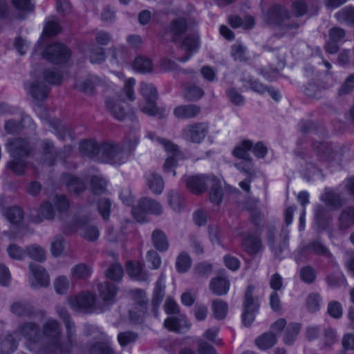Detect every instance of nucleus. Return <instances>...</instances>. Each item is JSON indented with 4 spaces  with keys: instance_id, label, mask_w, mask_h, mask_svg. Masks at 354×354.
<instances>
[{
    "instance_id": "1",
    "label": "nucleus",
    "mask_w": 354,
    "mask_h": 354,
    "mask_svg": "<svg viewBox=\"0 0 354 354\" xmlns=\"http://www.w3.org/2000/svg\"><path fill=\"white\" fill-rule=\"evenodd\" d=\"M21 337L30 343L38 342L41 337L40 328L34 322H24L20 324L12 333L8 334L1 343L2 354H10L17 348V342Z\"/></svg>"
},
{
    "instance_id": "2",
    "label": "nucleus",
    "mask_w": 354,
    "mask_h": 354,
    "mask_svg": "<svg viewBox=\"0 0 354 354\" xmlns=\"http://www.w3.org/2000/svg\"><path fill=\"white\" fill-rule=\"evenodd\" d=\"M43 334L50 341L49 345L45 348L44 354H68L75 345H72L68 351L62 349V346L67 343L66 339L61 340V328L58 322L55 319H48L43 326Z\"/></svg>"
},
{
    "instance_id": "3",
    "label": "nucleus",
    "mask_w": 354,
    "mask_h": 354,
    "mask_svg": "<svg viewBox=\"0 0 354 354\" xmlns=\"http://www.w3.org/2000/svg\"><path fill=\"white\" fill-rule=\"evenodd\" d=\"M140 93L143 97V101L140 102L139 104L142 112L150 116H157L159 118L165 116V109L158 108L156 105L158 95L156 88L152 84L141 82Z\"/></svg>"
},
{
    "instance_id": "4",
    "label": "nucleus",
    "mask_w": 354,
    "mask_h": 354,
    "mask_svg": "<svg viewBox=\"0 0 354 354\" xmlns=\"http://www.w3.org/2000/svg\"><path fill=\"white\" fill-rule=\"evenodd\" d=\"M129 153L122 144L106 142L101 145V160L106 163L120 165L127 161Z\"/></svg>"
},
{
    "instance_id": "5",
    "label": "nucleus",
    "mask_w": 354,
    "mask_h": 354,
    "mask_svg": "<svg viewBox=\"0 0 354 354\" xmlns=\"http://www.w3.org/2000/svg\"><path fill=\"white\" fill-rule=\"evenodd\" d=\"M254 286H248L244 295L243 303L242 322L245 326H250L254 320L255 315L259 307L258 298L254 297Z\"/></svg>"
},
{
    "instance_id": "6",
    "label": "nucleus",
    "mask_w": 354,
    "mask_h": 354,
    "mask_svg": "<svg viewBox=\"0 0 354 354\" xmlns=\"http://www.w3.org/2000/svg\"><path fill=\"white\" fill-rule=\"evenodd\" d=\"M163 212L162 205L156 200L149 198H142L138 204L132 208V214L139 222H143L147 213L160 215Z\"/></svg>"
},
{
    "instance_id": "7",
    "label": "nucleus",
    "mask_w": 354,
    "mask_h": 354,
    "mask_svg": "<svg viewBox=\"0 0 354 354\" xmlns=\"http://www.w3.org/2000/svg\"><path fill=\"white\" fill-rule=\"evenodd\" d=\"M276 228L269 226L267 232L268 243L276 258L281 259V254L288 248V230L286 227L281 229L279 236L275 238Z\"/></svg>"
},
{
    "instance_id": "8",
    "label": "nucleus",
    "mask_w": 354,
    "mask_h": 354,
    "mask_svg": "<svg viewBox=\"0 0 354 354\" xmlns=\"http://www.w3.org/2000/svg\"><path fill=\"white\" fill-rule=\"evenodd\" d=\"M207 122H196L185 126L182 130L183 138L192 143H201L209 132Z\"/></svg>"
},
{
    "instance_id": "9",
    "label": "nucleus",
    "mask_w": 354,
    "mask_h": 354,
    "mask_svg": "<svg viewBox=\"0 0 354 354\" xmlns=\"http://www.w3.org/2000/svg\"><path fill=\"white\" fill-rule=\"evenodd\" d=\"M43 55L45 59L53 64H62L69 59L71 51L65 45L55 43L46 48Z\"/></svg>"
},
{
    "instance_id": "10",
    "label": "nucleus",
    "mask_w": 354,
    "mask_h": 354,
    "mask_svg": "<svg viewBox=\"0 0 354 354\" xmlns=\"http://www.w3.org/2000/svg\"><path fill=\"white\" fill-rule=\"evenodd\" d=\"M56 311L61 319H63L67 333V343L62 346V349L68 351L72 345H76L75 325L71 320L68 311L62 306H57Z\"/></svg>"
},
{
    "instance_id": "11",
    "label": "nucleus",
    "mask_w": 354,
    "mask_h": 354,
    "mask_svg": "<svg viewBox=\"0 0 354 354\" xmlns=\"http://www.w3.org/2000/svg\"><path fill=\"white\" fill-rule=\"evenodd\" d=\"M6 149L10 156L26 158L31 152L29 142L21 138H10L6 144Z\"/></svg>"
},
{
    "instance_id": "12",
    "label": "nucleus",
    "mask_w": 354,
    "mask_h": 354,
    "mask_svg": "<svg viewBox=\"0 0 354 354\" xmlns=\"http://www.w3.org/2000/svg\"><path fill=\"white\" fill-rule=\"evenodd\" d=\"M89 221L88 218L82 217L77 218L75 219V225L71 229L72 230H80V234L82 237L89 241H96L100 235L99 230L97 227L91 225H88Z\"/></svg>"
},
{
    "instance_id": "13",
    "label": "nucleus",
    "mask_w": 354,
    "mask_h": 354,
    "mask_svg": "<svg viewBox=\"0 0 354 354\" xmlns=\"http://www.w3.org/2000/svg\"><path fill=\"white\" fill-rule=\"evenodd\" d=\"M68 301L73 308L89 310L94 306L95 297L91 292H84L68 298Z\"/></svg>"
},
{
    "instance_id": "14",
    "label": "nucleus",
    "mask_w": 354,
    "mask_h": 354,
    "mask_svg": "<svg viewBox=\"0 0 354 354\" xmlns=\"http://www.w3.org/2000/svg\"><path fill=\"white\" fill-rule=\"evenodd\" d=\"M290 18V15L287 10L281 6L276 5L271 7L265 16V20L270 24L277 26L278 28Z\"/></svg>"
},
{
    "instance_id": "15",
    "label": "nucleus",
    "mask_w": 354,
    "mask_h": 354,
    "mask_svg": "<svg viewBox=\"0 0 354 354\" xmlns=\"http://www.w3.org/2000/svg\"><path fill=\"white\" fill-rule=\"evenodd\" d=\"M212 176L197 175L186 178V185L189 190L195 194H201L205 192L209 183L207 178Z\"/></svg>"
},
{
    "instance_id": "16",
    "label": "nucleus",
    "mask_w": 354,
    "mask_h": 354,
    "mask_svg": "<svg viewBox=\"0 0 354 354\" xmlns=\"http://www.w3.org/2000/svg\"><path fill=\"white\" fill-rule=\"evenodd\" d=\"M200 44L199 36L198 32H194L191 35H187L182 41L180 48L185 51L187 52V55L183 57L178 59L179 62H185L187 61L192 52H196Z\"/></svg>"
},
{
    "instance_id": "17",
    "label": "nucleus",
    "mask_w": 354,
    "mask_h": 354,
    "mask_svg": "<svg viewBox=\"0 0 354 354\" xmlns=\"http://www.w3.org/2000/svg\"><path fill=\"white\" fill-rule=\"evenodd\" d=\"M164 326L170 331L182 333L187 331L191 324L185 316L180 315L178 317H168L165 320Z\"/></svg>"
},
{
    "instance_id": "18",
    "label": "nucleus",
    "mask_w": 354,
    "mask_h": 354,
    "mask_svg": "<svg viewBox=\"0 0 354 354\" xmlns=\"http://www.w3.org/2000/svg\"><path fill=\"white\" fill-rule=\"evenodd\" d=\"M127 274L131 278L139 281H147L149 274L144 270V264L140 261H128L126 263Z\"/></svg>"
},
{
    "instance_id": "19",
    "label": "nucleus",
    "mask_w": 354,
    "mask_h": 354,
    "mask_svg": "<svg viewBox=\"0 0 354 354\" xmlns=\"http://www.w3.org/2000/svg\"><path fill=\"white\" fill-rule=\"evenodd\" d=\"M201 107L194 104H183L174 109V115L181 120L191 119L197 117L201 113Z\"/></svg>"
},
{
    "instance_id": "20",
    "label": "nucleus",
    "mask_w": 354,
    "mask_h": 354,
    "mask_svg": "<svg viewBox=\"0 0 354 354\" xmlns=\"http://www.w3.org/2000/svg\"><path fill=\"white\" fill-rule=\"evenodd\" d=\"M29 269L36 281V284L32 283V286L47 287L49 286L50 277L44 268L35 263H30Z\"/></svg>"
},
{
    "instance_id": "21",
    "label": "nucleus",
    "mask_w": 354,
    "mask_h": 354,
    "mask_svg": "<svg viewBox=\"0 0 354 354\" xmlns=\"http://www.w3.org/2000/svg\"><path fill=\"white\" fill-rule=\"evenodd\" d=\"M43 164L47 166L53 165L58 153L53 142L49 140H44L41 143Z\"/></svg>"
},
{
    "instance_id": "22",
    "label": "nucleus",
    "mask_w": 354,
    "mask_h": 354,
    "mask_svg": "<svg viewBox=\"0 0 354 354\" xmlns=\"http://www.w3.org/2000/svg\"><path fill=\"white\" fill-rule=\"evenodd\" d=\"M292 10L297 17L304 15H313L318 11V6L312 3H307L303 0H297L292 5Z\"/></svg>"
},
{
    "instance_id": "23",
    "label": "nucleus",
    "mask_w": 354,
    "mask_h": 354,
    "mask_svg": "<svg viewBox=\"0 0 354 354\" xmlns=\"http://www.w3.org/2000/svg\"><path fill=\"white\" fill-rule=\"evenodd\" d=\"M207 180L208 185L210 186L209 199L213 203L218 205L221 203L223 196L221 181L214 176L207 178Z\"/></svg>"
},
{
    "instance_id": "24",
    "label": "nucleus",
    "mask_w": 354,
    "mask_h": 354,
    "mask_svg": "<svg viewBox=\"0 0 354 354\" xmlns=\"http://www.w3.org/2000/svg\"><path fill=\"white\" fill-rule=\"evenodd\" d=\"M62 182L65 184L70 192L80 194L86 189V183L71 174H64L62 176Z\"/></svg>"
},
{
    "instance_id": "25",
    "label": "nucleus",
    "mask_w": 354,
    "mask_h": 354,
    "mask_svg": "<svg viewBox=\"0 0 354 354\" xmlns=\"http://www.w3.org/2000/svg\"><path fill=\"white\" fill-rule=\"evenodd\" d=\"M25 124H28V127L32 126V129H35V124L32 119L28 115H25L22 118L21 122L14 120H7L5 122L4 130L8 134L17 133L26 127Z\"/></svg>"
},
{
    "instance_id": "26",
    "label": "nucleus",
    "mask_w": 354,
    "mask_h": 354,
    "mask_svg": "<svg viewBox=\"0 0 354 354\" xmlns=\"http://www.w3.org/2000/svg\"><path fill=\"white\" fill-rule=\"evenodd\" d=\"M164 281L165 275L164 274L161 273L157 281L156 282L153 292L152 305L155 315H156L158 308L159 307L165 297V286L164 284Z\"/></svg>"
},
{
    "instance_id": "27",
    "label": "nucleus",
    "mask_w": 354,
    "mask_h": 354,
    "mask_svg": "<svg viewBox=\"0 0 354 354\" xmlns=\"http://www.w3.org/2000/svg\"><path fill=\"white\" fill-rule=\"evenodd\" d=\"M79 149L81 153L88 158H95L99 156L101 158V145L92 140H85L80 143Z\"/></svg>"
},
{
    "instance_id": "28",
    "label": "nucleus",
    "mask_w": 354,
    "mask_h": 354,
    "mask_svg": "<svg viewBox=\"0 0 354 354\" xmlns=\"http://www.w3.org/2000/svg\"><path fill=\"white\" fill-rule=\"evenodd\" d=\"M28 93L35 100L43 101L48 97V88L44 83L35 81L29 84Z\"/></svg>"
},
{
    "instance_id": "29",
    "label": "nucleus",
    "mask_w": 354,
    "mask_h": 354,
    "mask_svg": "<svg viewBox=\"0 0 354 354\" xmlns=\"http://www.w3.org/2000/svg\"><path fill=\"white\" fill-rule=\"evenodd\" d=\"M243 245L248 253L255 255L262 250L263 245L261 238L259 236L248 235L243 241Z\"/></svg>"
},
{
    "instance_id": "30",
    "label": "nucleus",
    "mask_w": 354,
    "mask_h": 354,
    "mask_svg": "<svg viewBox=\"0 0 354 354\" xmlns=\"http://www.w3.org/2000/svg\"><path fill=\"white\" fill-rule=\"evenodd\" d=\"M230 288V281L222 277L213 278L209 283V289L216 295H226Z\"/></svg>"
},
{
    "instance_id": "31",
    "label": "nucleus",
    "mask_w": 354,
    "mask_h": 354,
    "mask_svg": "<svg viewBox=\"0 0 354 354\" xmlns=\"http://www.w3.org/2000/svg\"><path fill=\"white\" fill-rule=\"evenodd\" d=\"M303 251L306 252H313L316 255L323 256L328 259H330L332 257V254L328 249L317 240H313L308 243L305 246H304Z\"/></svg>"
},
{
    "instance_id": "32",
    "label": "nucleus",
    "mask_w": 354,
    "mask_h": 354,
    "mask_svg": "<svg viewBox=\"0 0 354 354\" xmlns=\"http://www.w3.org/2000/svg\"><path fill=\"white\" fill-rule=\"evenodd\" d=\"M117 290L115 285L109 281H105L98 285L100 296L106 302L113 303L114 301Z\"/></svg>"
},
{
    "instance_id": "33",
    "label": "nucleus",
    "mask_w": 354,
    "mask_h": 354,
    "mask_svg": "<svg viewBox=\"0 0 354 354\" xmlns=\"http://www.w3.org/2000/svg\"><path fill=\"white\" fill-rule=\"evenodd\" d=\"M11 312L20 317H27L32 315L35 313L34 307L29 303L25 301H17L10 306Z\"/></svg>"
},
{
    "instance_id": "34",
    "label": "nucleus",
    "mask_w": 354,
    "mask_h": 354,
    "mask_svg": "<svg viewBox=\"0 0 354 354\" xmlns=\"http://www.w3.org/2000/svg\"><path fill=\"white\" fill-rule=\"evenodd\" d=\"M151 241L153 247L160 252L167 251L169 248V241L164 232L155 230L152 232Z\"/></svg>"
},
{
    "instance_id": "35",
    "label": "nucleus",
    "mask_w": 354,
    "mask_h": 354,
    "mask_svg": "<svg viewBox=\"0 0 354 354\" xmlns=\"http://www.w3.org/2000/svg\"><path fill=\"white\" fill-rule=\"evenodd\" d=\"M147 185L155 194H160L164 189V181L162 177L155 172L149 173L147 176Z\"/></svg>"
},
{
    "instance_id": "36",
    "label": "nucleus",
    "mask_w": 354,
    "mask_h": 354,
    "mask_svg": "<svg viewBox=\"0 0 354 354\" xmlns=\"http://www.w3.org/2000/svg\"><path fill=\"white\" fill-rule=\"evenodd\" d=\"M100 82L101 81L97 77L92 75L78 83L76 87L80 91L88 95H91L94 93L95 88L99 85Z\"/></svg>"
},
{
    "instance_id": "37",
    "label": "nucleus",
    "mask_w": 354,
    "mask_h": 354,
    "mask_svg": "<svg viewBox=\"0 0 354 354\" xmlns=\"http://www.w3.org/2000/svg\"><path fill=\"white\" fill-rule=\"evenodd\" d=\"M12 159L7 162V168L17 176H22L27 169L25 158L11 156Z\"/></svg>"
},
{
    "instance_id": "38",
    "label": "nucleus",
    "mask_w": 354,
    "mask_h": 354,
    "mask_svg": "<svg viewBox=\"0 0 354 354\" xmlns=\"http://www.w3.org/2000/svg\"><path fill=\"white\" fill-rule=\"evenodd\" d=\"M354 224V207L344 209L339 216V227L346 230Z\"/></svg>"
},
{
    "instance_id": "39",
    "label": "nucleus",
    "mask_w": 354,
    "mask_h": 354,
    "mask_svg": "<svg viewBox=\"0 0 354 354\" xmlns=\"http://www.w3.org/2000/svg\"><path fill=\"white\" fill-rule=\"evenodd\" d=\"M301 330V324L290 323L286 328L283 335V343L286 345H292L297 339Z\"/></svg>"
},
{
    "instance_id": "40",
    "label": "nucleus",
    "mask_w": 354,
    "mask_h": 354,
    "mask_svg": "<svg viewBox=\"0 0 354 354\" xmlns=\"http://www.w3.org/2000/svg\"><path fill=\"white\" fill-rule=\"evenodd\" d=\"M92 272L91 268L85 263H79L71 269V274L75 280L86 279L90 277Z\"/></svg>"
},
{
    "instance_id": "41",
    "label": "nucleus",
    "mask_w": 354,
    "mask_h": 354,
    "mask_svg": "<svg viewBox=\"0 0 354 354\" xmlns=\"http://www.w3.org/2000/svg\"><path fill=\"white\" fill-rule=\"evenodd\" d=\"M39 214L41 216H33L32 218V221L34 223H41L43 219H53L55 216V211L52 204L49 202L43 203L39 208Z\"/></svg>"
},
{
    "instance_id": "42",
    "label": "nucleus",
    "mask_w": 354,
    "mask_h": 354,
    "mask_svg": "<svg viewBox=\"0 0 354 354\" xmlns=\"http://www.w3.org/2000/svg\"><path fill=\"white\" fill-rule=\"evenodd\" d=\"M189 23L185 18H178L171 23L170 30L174 35V40L177 39V37L184 33L189 28Z\"/></svg>"
},
{
    "instance_id": "43",
    "label": "nucleus",
    "mask_w": 354,
    "mask_h": 354,
    "mask_svg": "<svg viewBox=\"0 0 354 354\" xmlns=\"http://www.w3.org/2000/svg\"><path fill=\"white\" fill-rule=\"evenodd\" d=\"M252 147V143L250 140H244L240 145L236 146L234 151L233 155L243 160H252V158L249 154V151Z\"/></svg>"
},
{
    "instance_id": "44",
    "label": "nucleus",
    "mask_w": 354,
    "mask_h": 354,
    "mask_svg": "<svg viewBox=\"0 0 354 354\" xmlns=\"http://www.w3.org/2000/svg\"><path fill=\"white\" fill-rule=\"evenodd\" d=\"M202 88L194 84H189L185 87L184 97L190 102L200 100L204 95Z\"/></svg>"
},
{
    "instance_id": "45",
    "label": "nucleus",
    "mask_w": 354,
    "mask_h": 354,
    "mask_svg": "<svg viewBox=\"0 0 354 354\" xmlns=\"http://www.w3.org/2000/svg\"><path fill=\"white\" fill-rule=\"evenodd\" d=\"M133 68L142 73H149L152 71L153 63L146 57H137L133 64Z\"/></svg>"
},
{
    "instance_id": "46",
    "label": "nucleus",
    "mask_w": 354,
    "mask_h": 354,
    "mask_svg": "<svg viewBox=\"0 0 354 354\" xmlns=\"http://www.w3.org/2000/svg\"><path fill=\"white\" fill-rule=\"evenodd\" d=\"M313 147L318 156L324 160H328L333 158V149L328 143L324 142H315L313 144Z\"/></svg>"
},
{
    "instance_id": "47",
    "label": "nucleus",
    "mask_w": 354,
    "mask_h": 354,
    "mask_svg": "<svg viewBox=\"0 0 354 354\" xmlns=\"http://www.w3.org/2000/svg\"><path fill=\"white\" fill-rule=\"evenodd\" d=\"M276 343L277 337L272 333H266L256 339V344L263 350L272 347Z\"/></svg>"
},
{
    "instance_id": "48",
    "label": "nucleus",
    "mask_w": 354,
    "mask_h": 354,
    "mask_svg": "<svg viewBox=\"0 0 354 354\" xmlns=\"http://www.w3.org/2000/svg\"><path fill=\"white\" fill-rule=\"evenodd\" d=\"M321 200L324 201L327 205L331 206L334 208H338L343 205L344 200L341 196L332 192H326L322 196Z\"/></svg>"
},
{
    "instance_id": "49",
    "label": "nucleus",
    "mask_w": 354,
    "mask_h": 354,
    "mask_svg": "<svg viewBox=\"0 0 354 354\" xmlns=\"http://www.w3.org/2000/svg\"><path fill=\"white\" fill-rule=\"evenodd\" d=\"M241 81L243 83V87L252 89L259 94H263L267 91V87L265 85L251 77H243Z\"/></svg>"
},
{
    "instance_id": "50",
    "label": "nucleus",
    "mask_w": 354,
    "mask_h": 354,
    "mask_svg": "<svg viewBox=\"0 0 354 354\" xmlns=\"http://www.w3.org/2000/svg\"><path fill=\"white\" fill-rule=\"evenodd\" d=\"M339 22L354 25V8L345 7L335 14Z\"/></svg>"
},
{
    "instance_id": "51",
    "label": "nucleus",
    "mask_w": 354,
    "mask_h": 354,
    "mask_svg": "<svg viewBox=\"0 0 354 354\" xmlns=\"http://www.w3.org/2000/svg\"><path fill=\"white\" fill-rule=\"evenodd\" d=\"M106 107L110 113L117 120L122 121L126 117V112L123 107L112 100H106Z\"/></svg>"
},
{
    "instance_id": "52",
    "label": "nucleus",
    "mask_w": 354,
    "mask_h": 354,
    "mask_svg": "<svg viewBox=\"0 0 354 354\" xmlns=\"http://www.w3.org/2000/svg\"><path fill=\"white\" fill-rule=\"evenodd\" d=\"M4 216L10 223L18 224L22 221L24 213L21 209L14 206L8 208L4 212Z\"/></svg>"
},
{
    "instance_id": "53",
    "label": "nucleus",
    "mask_w": 354,
    "mask_h": 354,
    "mask_svg": "<svg viewBox=\"0 0 354 354\" xmlns=\"http://www.w3.org/2000/svg\"><path fill=\"white\" fill-rule=\"evenodd\" d=\"M212 310L214 317L217 319H223L227 313V304L221 299H215L212 301Z\"/></svg>"
},
{
    "instance_id": "54",
    "label": "nucleus",
    "mask_w": 354,
    "mask_h": 354,
    "mask_svg": "<svg viewBox=\"0 0 354 354\" xmlns=\"http://www.w3.org/2000/svg\"><path fill=\"white\" fill-rule=\"evenodd\" d=\"M167 196L169 207L174 211H179L184 201L183 196L174 190L169 191Z\"/></svg>"
},
{
    "instance_id": "55",
    "label": "nucleus",
    "mask_w": 354,
    "mask_h": 354,
    "mask_svg": "<svg viewBox=\"0 0 354 354\" xmlns=\"http://www.w3.org/2000/svg\"><path fill=\"white\" fill-rule=\"evenodd\" d=\"M105 275L107 278L113 281H120L123 276V268L122 265L118 263L112 264L105 272Z\"/></svg>"
},
{
    "instance_id": "56",
    "label": "nucleus",
    "mask_w": 354,
    "mask_h": 354,
    "mask_svg": "<svg viewBox=\"0 0 354 354\" xmlns=\"http://www.w3.org/2000/svg\"><path fill=\"white\" fill-rule=\"evenodd\" d=\"M192 266V259L185 252L180 253L176 259V267L179 272H187Z\"/></svg>"
},
{
    "instance_id": "57",
    "label": "nucleus",
    "mask_w": 354,
    "mask_h": 354,
    "mask_svg": "<svg viewBox=\"0 0 354 354\" xmlns=\"http://www.w3.org/2000/svg\"><path fill=\"white\" fill-rule=\"evenodd\" d=\"M8 256L14 260H22L26 256V249L24 250L19 245L12 243L10 244L6 249Z\"/></svg>"
},
{
    "instance_id": "58",
    "label": "nucleus",
    "mask_w": 354,
    "mask_h": 354,
    "mask_svg": "<svg viewBox=\"0 0 354 354\" xmlns=\"http://www.w3.org/2000/svg\"><path fill=\"white\" fill-rule=\"evenodd\" d=\"M322 302V298L317 293H310L306 299V306L308 310L310 313H315L319 310Z\"/></svg>"
},
{
    "instance_id": "59",
    "label": "nucleus",
    "mask_w": 354,
    "mask_h": 354,
    "mask_svg": "<svg viewBox=\"0 0 354 354\" xmlns=\"http://www.w3.org/2000/svg\"><path fill=\"white\" fill-rule=\"evenodd\" d=\"M106 182L101 176H94L91 179V189L94 194H101L106 191Z\"/></svg>"
},
{
    "instance_id": "60",
    "label": "nucleus",
    "mask_w": 354,
    "mask_h": 354,
    "mask_svg": "<svg viewBox=\"0 0 354 354\" xmlns=\"http://www.w3.org/2000/svg\"><path fill=\"white\" fill-rule=\"evenodd\" d=\"M70 282L67 277L61 275L57 277L53 283L55 292L59 295L66 294Z\"/></svg>"
},
{
    "instance_id": "61",
    "label": "nucleus",
    "mask_w": 354,
    "mask_h": 354,
    "mask_svg": "<svg viewBox=\"0 0 354 354\" xmlns=\"http://www.w3.org/2000/svg\"><path fill=\"white\" fill-rule=\"evenodd\" d=\"M37 261H43L46 259L45 252L39 245H32L26 248V255Z\"/></svg>"
},
{
    "instance_id": "62",
    "label": "nucleus",
    "mask_w": 354,
    "mask_h": 354,
    "mask_svg": "<svg viewBox=\"0 0 354 354\" xmlns=\"http://www.w3.org/2000/svg\"><path fill=\"white\" fill-rule=\"evenodd\" d=\"M354 90V73L349 75L337 91L339 96L351 94Z\"/></svg>"
},
{
    "instance_id": "63",
    "label": "nucleus",
    "mask_w": 354,
    "mask_h": 354,
    "mask_svg": "<svg viewBox=\"0 0 354 354\" xmlns=\"http://www.w3.org/2000/svg\"><path fill=\"white\" fill-rule=\"evenodd\" d=\"M299 277L304 283H312L316 279L315 270L309 266H304L300 270Z\"/></svg>"
},
{
    "instance_id": "64",
    "label": "nucleus",
    "mask_w": 354,
    "mask_h": 354,
    "mask_svg": "<svg viewBox=\"0 0 354 354\" xmlns=\"http://www.w3.org/2000/svg\"><path fill=\"white\" fill-rule=\"evenodd\" d=\"M44 78L50 84L58 85L61 84L62 75L56 71L48 69L44 72Z\"/></svg>"
}]
</instances>
